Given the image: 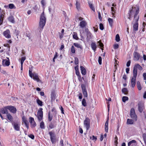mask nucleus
<instances>
[{
	"instance_id": "4468645a",
	"label": "nucleus",
	"mask_w": 146,
	"mask_h": 146,
	"mask_svg": "<svg viewBox=\"0 0 146 146\" xmlns=\"http://www.w3.org/2000/svg\"><path fill=\"white\" fill-rule=\"evenodd\" d=\"M7 107V106L3 108H2L1 109L0 111L3 114H7L8 113V111L7 110H8Z\"/></svg>"
},
{
	"instance_id": "393cba45",
	"label": "nucleus",
	"mask_w": 146,
	"mask_h": 146,
	"mask_svg": "<svg viewBox=\"0 0 146 146\" xmlns=\"http://www.w3.org/2000/svg\"><path fill=\"white\" fill-rule=\"evenodd\" d=\"M137 76V74H134L132 78L131 81L135 82Z\"/></svg>"
},
{
	"instance_id": "39448f33",
	"label": "nucleus",
	"mask_w": 146,
	"mask_h": 146,
	"mask_svg": "<svg viewBox=\"0 0 146 146\" xmlns=\"http://www.w3.org/2000/svg\"><path fill=\"white\" fill-rule=\"evenodd\" d=\"M130 115L131 117L134 119L135 121H136L137 119V117L136 115L135 110L134 108H132L130 110Z\"/></svg>"
},
{
	"instance_id": "6e6d98bb",
	"label": "nucleus",
	"mask_w": 146,
	"mask_h": 146,
	"mask_svg": "<svg viewBox=\"0 0 146 146\" xmlns=\"http://www.w3.org/2000/svg\"><path fill=\"white\" fill-rule=\"evenodd\" d=\"M119 45L118 44H115L114 45V48L115 49H117L118 48Z\"/></svg>"
},
{
	"instance_id": "f8f14e48",
	"label": "nucleus",
	"mask_w": 146,
	"mask_h": 146,
	"mask_svg": "<svg viewBox=\"0 0 146 146\" xmlns=\"http://www.w3.org/2000/svg\"><path fill=\"white\" fill-rule=\"evenodd\" d=\"M133 60L135 61H138L140 57L139 54L137 52H134L133 54Z\"/></svg>"
},
{
	"instance_id": "774afa93",
	"label": "nucleus",
	"mask_w": 146,
	"mask_h": 146,
	"mask_svg": "<svg viewBox=\"0 0 146 146\" xmlns=\"http://www.w3.org/2000/svg\"><path fill=\"white\" fill-rule=\"evenodd\" d=\"M143 58L144 60H146V56L145 54L143 55Z\"/></svg>"
},
{
	"instance_id": "e2e57ef3",
	"label": "nucleus",
	"mask_w": 146,
	"mask_h": 146,
	"mask_svg": "<svg viewBox=\"0 0 146 146\" xmlns=\"http://www.w3.org/2000/svg\"><path fill=\"white\" fill-rule=\"evenodd\" d=\"M51 98L52 100H54V99H55V97L54 94L52 95Z\"/></svg>"
},
{
	"instance_id": "4be33fe9",
	"label": "nucleus",
	"mask_w": 146,
	"mask_h": 146,
	"mask_svg": "<svg viewBox=\"0 0 146 146\" xmlns=\"http://www.w3.org/2000/svg\"><path fill=\"white\" fill-rule=\"evenodd\" d=\"M8 20L12 23H14V19L13 16H11L8 18Z\"/></svg>"
},
{
	"instance_id": "9d476101",
	"label": "nucleus",
	"mask_w": 146,
	"mask_h": 146,
	"mask_svg": "<svg viewBox=\"0 0 146 146\" xmlns=\"http://www.w3.org/2000/svg\"><path fill=\"white\" fill-rule=\"evenodd\" d=\"M29 119V122L31 124V127L32 128L35 127L36 125L34 119L33 117H30Z\"/></svg>"
},
{
	"instance_id": "aec40b11",
	"label": "nucleus",
	"mask_w": 146,
	"mask_h": 146,
	"mask_svg": "<svg viewBox=\"0 0 146 146\" xmlns=\"http://www.w3.org/2000/svg\"><path fill=\"white\" fill-rule=\"evenodd\" d=\"M8 119L10 121H12L13 118L12 116L9 113H7L6 115Z\"/></svg>"
},
{
	"instance_id": "7ed1b4c3",
	"label": "nucleus",
	"mask_w": 146,
	"mask_h": 146,
	"mask_svg": "<svg viewBox=\"0 0 146 146\" xmlns=\"http://www.w3.org/2000/svg\"><path fill=\"white\" fill-rule=\"evenodd\" d=\"M143 70L142 67L139 64H136L134 67L133 70V73H137L138 72H140V71Z\"/></svg>"
},
{
	"instance_id": "680f3d73",
	"label": "nucleus",
	"mask_w": 146,
	"mask_h": 146,
	"mask_svg": "<svg viewBox=\"0 0 146 146\" xmlns=\"http://www.w3.org/2000/svg\"><path fill=\"white\" fill-rule=\"evenodd\" d=\"M79 132L81 133H83V130L81 127H80L79 128Z\"/></svg>"
},
{
	"instance_id": "e433bc0d",
	"label": "nucleus",
	"mask_w": 146,
	"mask_h": 146,
	"mask_svg": "<svg viewBox=\"0 0 146 146\" xmlns=\"http://www.w3.org/2000/svg\"><path fill=\"white\" fill-rule=\"evenodd\" d=\"M40 128L42 129H44L45 127L44 126V124L43 121L41 122L40 124Z\"/></svg>"
},
{
	"instance_id": "c9c22d12",
	"label": "nucleus",
	"mask_w": 146,
	"mask_h": 146,
	"mask_svg": "<svg viewBox=\"0 0 146 146\" xmlns=\"http://www.w3.org/2000/svg\"><path fill=\"white\" fill-rule=\"evenodd\" d=\"M128 98L127 96H123L122 97V101L123 102H125L126 101L128 100Z\"/></svg>"
},
{
	"instance_id": "69168bd1",
	"label": "nucleus",
	"mask_w": 146,
	"mask_h": 146,
	"mask_svg": "<svg viewBox=\"0 0 146 146\" xmlns=\"http://www.w3.org/2000/svg\"><path fill=\"white\" fill-rule=\"evenodd\" d=\"M40 94L41 96H43L44 95V93L43 92H40Z\"/></svg>"
},
{
	"instance_id": "a18cd8bd",
	"label": "nucleus",
	"mask_w": 146,
	"mask_h": 146,
	"mask_svg": "<svg viewBox=\"0 0 146 146\" xmlns=\"http://www.w3.org/2000/svg\"><path fill=\"white\" fill-rule=\"evenodd\" d=\"M48 121H51L52 119V116L50 114V113H48Z\"/></svg>"
},
{
	"instance_id": "ea45409f",
	"label": "nucleus",
	"mask_w": 146,
	"mask_h": 146,
	"mask_svg": "<svg viewBox=\"0 0 146 146\" xmlns=\"http://www.w3.org/2000/svg\"><path fill=\"white\" fill-rule=\"evenodd\" d=\"M89 7H90V8L93 11H95V9L94 8V7H93V5L92 4H90V3H89Z\"/></svg>"
},
{
	"instance_id": "c756f323",
	"label": "nucleus",
	"mask_w": 146,
	"mask_h": 146,
	"mask_svg": "<svg viewBox=\"0 0 146 146\" xmlns=\"http://www.w3.org/2000/svg\"><path fill=\"white\" fill-rule=\"evenodd\" d=\"M98 43L99 44V46L101 48L102 50H103V48L104 47V45L101 42V41L100 40L98 42Z\"/></svg>"
},
{
	"instance_id": "6ab92c4d",
	"label": "nucleus",
	"mask_w": 146,
	"mask_h": 146,
	"mask_svg": "<svg viewBox=\"0 0 146 146\" xmlns=\"http://www.w3.org/2000/svg\"><path fill=\"white\" fill-rule=\"evenodd\" d=\"M91 46L92 49L94 50V52H95L97 48L96 44L95 43L93 42L91 43Z\"/></svg>"
},
{
	"instance_id": "dca6fc26",
	"label": "nucleus",
	"mask_w": 146,
	"mask_h": 146,
	"mask_svg": "<svg viewBox=\"0 0 146 146\" xmlns=\"http://www.w3.org/2000/svg\"><path fill=\"white\" fill-rule=\"evenodd\" d=\"M87 25V23L84 21H81L79 24V26L82 28H83L86 27Z\"/></svg>"
},
{
	"instance_id": "bb28decb",
	"label": "nucleus",
	"mask_w": 146,
	"mask_h": 146,
	"mask_svg": "<svg viewBox=\"0 0 146 146\" xmlns=\"http://www.w3.org/2000/svg\"><path fill=\"white\" fill-rule=\"evenodd\" d=\"M137 85L138 90H141V89L142 88L140 82L139 81H138L137 82Z\"/></svg>"
},
{
	"instance_id": "7c9ffc66",
	"label": "nucleus",
	"mask_w": 146,
	"mask_h": 146,
	"mask_svg": "<svg viewBox=\"0 0 146 146\" xmlns=\"http://www.w3.org/2000/svg\"><path fill=\"white\" fill-rule=\"evenodd\" d=\"M82 104L84 106L86 107L87 106V104L86 100L84 98L83 99L82 102Z\"/></svg>"
},
{
	"instance_id": "1a4fd4ad",
	"label": "nucleus",
	"mask_w": 146,
	"mask_h": 146,
	"mask_svg": "<svg viewBox=\"0 0 146 146\" xmlns=\"http://www.w3.org/2000/svg\"><path fill=\"white\" fill-rule=\"evenodd\" d=\"M81 88L82 90V92L84 97H87L88 96L87 91L84 84L81 85Z\"/></svg>"
},
{
	"instance_id": "f03ea898",
	"label": "nucleus",
	"mask_w": 146,
	"mask_h": 146,
	"mask_svg": "<svg viewBox=\"0 0 146 146\" xmlns=\"http://www.w3.org/2000/svg\"><path fill=\"white\" fill-rule=\"evenodd\" d=\"M46 18L44 16V13L43 11L40 15V21L39 22V27L40 28V30L41 31L45 24Z\"/></svg>"
},
{
	"instance_id": "9b49d317",
	"label": "nucleus",
	"mask_w": 146,
	"mask_h": 146,
	"mask_svg": "<svg viewBox=\"0 0 146 146\" xmlns=\"http://www.w3.org/2000/svg\"><path fill=\"white\" fill-rule=\"evenodd\" d=\"M7 107L8 110H9L10 111L13 113H16L17 111L16 108L12 106H7Z\"/></svg>"
},
{
	"instance_id": "49530a36",
	"label": "nucleus",
	"mask_w": 146,
	"mask_h": 146,
	"mask_svg": "<svg viewBox=\"0 0 146 146\" xmlns=\"http://www.w3.org/2000/svg\"><path fill=\"white\" fill-rule=\"evenodd\" d=\"M100 29L102 30L104 29V26L103 25L102 23H100Z\"/></svg>"
},
{
	"instance_id": "473e14b6",
	"label": "nucleus",
	"mask_w": 146,
	"mask_h": 146,
	"mask_svg": "<svg viewBox=\"0 0 146 146\" xmlns=\"http://www.w3.org/2000/svg\"><path fill=\"white\" fill-rule=\"evenodd\" d=\"M108 21L109 22V23L110 25L112 27V24L113 23V20L111 18H109L108 19Z\"/></svg>"
},
{
	"instance_id": "3c124183",
	"label": "nucleus",
	"mask_w": 146,
	"mask_h": 146,
	"mask_svg": "<svg viewBox=\"0 0 146 146\" xmlns=\"http://www.w3.org/2000/svg\"><path fill=\"white\" fill-rule=\"evenodd\" d=\"M85 31L87 33L88 35H90V33L88 29H86L85 30Z\"/></svg>"
},
{
	"instance_id": "8fccbe9b",
	"label": "nucleus",
	"mask_w": 146,
	"mask_h": 146,
	"mask_svg": "<svg viewBox=\"0 0 146 146\" xmlns=\"http://www.w3.org/2000/svg\"><path fill=\"white\" fill-rule=\"evenodd\" d=\"M131 83L132 87L133 88L134 87L135 85V82L131 81Z\"/></svg>"
},
{
	"instance_id": "72a5a7b5",
	"label": "nucleus",
	"mask_w": 146,
	"mask_h": 146,
	"mask_svg": "<svg viewBox=\"0 0 146 146\" xmlns=\"http://www.w3.org/2000/svg\"><path fill=\"white\" fill-rule=\"evenodd\" d=\"M76 8L78 10H79L80 7V3L76 1Z\"/></svg>"
},
{
	"instance_id": "b1692460",
	"label": "nucleus",
	"mask_w": 146,
	"mask_h": 146,
	"mask_svg": "<svg viewBox=\"0 0 146 146\" xmlns=\"http://www.w3.org/2000/svg\"><path fill=\"white\" fill-rule=\"evenodd\" d=\"M122 92L125 95L128 94V90L127 88H124L122 89Z\"/></svg>"
},
{
	"instance_id": "052dcab7",
	"label": "nucleus",
	"mask_w": 146,
	"mask_h": 146,
	"mask_svg": "<svg viewBox=\"0 0 146 146\" xmlns=\"http://www.w3.org/2000/svg\"><path fill=\"white\" fill-rule=\"evenodd\" d=\"M143 76L144 80H146V74H143Z\"/></svg>"
},
{
	"instance_id": "4d7b16f0",
	"label": "nucleus",
	"mask_w": 146,
	"mask_h": 146,
	"mask_svg": "<svg viewBox=\"0 0 146 146\" xmlns=\"http://www.w3.org/2000/svg\"><path fill=\"white\" fill-rule=\"evenodd\" d=\"M75 62L76 64H78V58H76L75 59Z\"/></svg>"
},
{
	"instance_id": "a878e982",
	"label": "nucleus",
	"mask_w": 146,
	"mask_h": 146,
	"mask_svg": "<svg viewBox=\"0 0 146 146\" xmlns=\"http://www.w3.org/2000/svg\"><path fill=\"white\" fill-rule=\"evenodd\" d=\"M80 69L81 70V73H86V70L84 67L83 66H80Z\"/></svg>"
},
{
	"instance_id": "09e8293b",
	"label": "nucleus",
	"mask_w": 146,
	"mask_h": 146,
	"mask_svg": "<svg viewBox=\"0 0 146 146\" xmlns=\"http://www.w3.org/2000/svg\"><path fill=\"white\" fill-rule=\"evenodd\" d=\"M105 127H108V120H107L105 123Z\"/></svg>"
},
{
	"instance_id": "20e7f679",
	"label": "nucleus",
	"mask_w": 146,
	"mask_h": 146,
	"mask_svg": "<svg viewBox=\"0 0 146 146\" xmlns=\"http://www.w3.org/2000/svg\"><path fill=\"white\" fill-rule=\"evenodd\" d=\"M12 125L14 129L17 131H19L20 129L21 124L20 122H12Z\"/></svg>"
},
{
	"instance_id": "13d9d810",
	"label": "nucleus",
	"mask_w": 146,
	"mask_h": 146,
	"mask_svg": "<svg viewBox=\"0 0 146 146\" xmlns=\"http://www.w3.org/2000/svg\"><path fill=\"white\" fill-rule=\"evenodd\" d=\"M33 71V68L31 67V68H29V73H32V72Z\"/></svg>"
},
{
	"instance_id": "ddd939ff",
	"label": "nucleus",
	"mask_w": 146,
	"mask_h": 146,
	"mask_svg": "<svg viewBox=\"0 0 146 146\" xmlns=\"http://www.w3.org/2000/svg\"><path fill=\"white\" fill-rule=\"evenodd\" d=\"M3 35L6 38H10L11 37L10 35V32L8 29L7 30L4 32Z\"/></svg>"
},
{
	"instance_id": "f3484780",
	"label": "nucleus",
	"mask_w": 146,
	"mask_h": 146,
	"mask_svg": "<svg viewBox=\"0 0 146 146\" xmlns=\"http://www.w3.org/2000/svg\"><path fill=\"white\" fill-rule=\"evenodd\" d=\"M144 108V106L142 104L140 103L138 104V109L140 112H142Z\"/></svg>"
},
{
	"instance_id": "412c9836",
	"label": "nucleus",
	"mask_w": 146,
	"mask_h": 146,
	"mask_svg": "<svg viewBox=\"0 0 146 146\" xmlns=\"http://www.w3.org/2000/svg\"><path fill=\"white\" fill-rule=\"evenodd\" d=\"M126 123L127 125L133 124V121L131 119H127Z\"/></svg>"
},
{
	"instance_id": "de8ad7c7",
	"label": "nucleus",
	"mask_w": 146,
	"mask_h": 146,
	"mask_svg": "<svg viewBox=\"0 0 146 146\" xmlns=\"http://www.w3.org/2000/svg\"><path fill=\"white\" fill-rule=\"evenodd\" d=\"M75 69L76 70V73H79L78 71V66H76L75 67Z\"/></svg>"
},
{
	"instance_id": "5fc2aeb1",
	"label": "nucleus",
	"mask_w": 146,
	"mask_h": 146,
	"mask_svg": "<svg viewBox=\"0 0 146 146\" xmlns=\"http://www.w3.org/2000/svg\"><path fill=\"white\" fill-rule=\"evenodd\" d=\"M98 18L100 20H101L102 19V17L100 13V12H99L98 13Z\"/></svg>"
},
{
	"instance_id": "c03bdc74",
	"label": "nucleus",
	"mask_w": 146,
	"mask_h": 146,
	"mask_svg": "<svg viewBox=\"0 0 146 146\" xmlns=\"http://www.w3.org/2000/svg\"><path fill=\"white\" fill-rule=\"evenodd\" d=\"M9 8L12 9L14 7V5L13 4H10L9 5Z\"/></svg>"
},
{
	"instance_id": "603ef678",
	"label": "nucleus",
	"mask_w": 146,
	"mask_h": 146,
	"mask_svg": "<svg viewBox=\"0 0 146 146\" xmlns=\"http://www.w3.org/2000/svg\"><path fill=\"white\" fill-rule=\"evenodd\" d=\"M29 137L32 139H34V136L32 134H30L28 135Z\"/></svg>"
},
{
	"instance_id": "58836bf2",
	"label": "nucleus",
	"mask_w": 146,
	"mask_h": 146,
	"mask_svg": "<svg viewBox=\"0 0 146 146\" xmlns=\"http://www.w3.org/2000/svg\"><path fill=\"white\" fill-rule=\"evenodd\" d=\"M49 134L50 135V138L55 137L54 133L52 132H49Z\"/></svg>"
},
{
	"instance_id": "338daca9",
	"label": "nucleus",
	"mask_w": 146,
	"mask_h": 146,
	"mask_svg": "<svg viewBox=\"0 0 146 146\" xmlns=\"http://www.w3.org/2000/svg\"><path fill=\"white\" fill-rule=\"evenodd\" d=\"M92 140H94L95 141H96L97 139V138L96 137H95L93 135L92 137Z\"/></svg>"
},
{
	"instance_id": "f704fd0d",
	"label": "nucleus",
	"mask_w": 146,
	"mask_h": 146,
	"mask_svg": "<svg viewBox=\"0 0 146 146\" xmlns=\"http://www.w3.org/2000/svg\"><path fill=\"white\" fill-rule=\"evenodd\" d=\"M25 59H26V57L25 56L22 57L21 58V65H22L23 64L25 60Z\"/></svg>"
},
{
	"instance_id": "f257e3e1",
	"label": "nucleus",
	"mask_w": 146,
	"mask_h": 146,
	"mask_svg": "<svg viewBox=\"0 0 146 146\" xmlns=\"http://www.w3.org/2000/svg\"><path fill=\"white\" fill-rule=\"evenodd\" d=\"M139 7L138 6L132 7L130 8L129 11L128 13L129 17L128 18L130 19L131 18L134 16V19L133 22H135L133 25V28L134 31H137L138 30V21L139 17L138 15L139 12Z\"/></svg>"
},
{
	"instance_id": "bf43d9fd",
	"label": "nucleus",
	"mask_w": 146,
	"mask_h": 146,
	"mask_svg": "<svg viewBox=\"0 0 146 146\" xmlns=\"http://www.w3.org/2000/svg\"><path fill=\"white\" fill-rule=\"evenodd\" d=\"M64 17H65V20L66 21V20L67 21H68L69 20V18L68 17V16H66L64 14Z\"/></svg>"
},
{
	"instance_id": "864d4df0",
	"label": "nucleus",
	"mask_w": 146,
	"mask_h": 146,
	"mask_svg": "<svg viewBox=\"0 0 146 146\" xmlns=\"http://www.w3.org/2000/svg\"><path fill=\"white\" fill-rule=\"evenodd\" d=\"M131 63L130 60H129L127 62L126 66L127 67H129L130 66Z\"/></svg>"
},
{
	"instance_id": "0e129e2a",
	"label": "nucleus",
	"mask_w": 146,
	"mask_h": 146,
	"mask_svg": "<svg viewBox=\"0 0 146 146\" xmlns=\"http://www.w3.org/2000/svg\"><path fill=\"white\" fill-rule=\"evenodd\" d=\"M63 140H61L60 142V145L61 146H63Z\"/></svg>"
},
{
	"instance_id": "4c0bfd02",
	"label": "nucleus",
	"mask_w": 146,
	"mask_h": 146,
	"mask_svg": "<svg viewBox=\"0 0 146 146\" xmlns=\"http://www.w3.org/2000/svg\"><path fill=\"white\" fill-rule=\"evenodd\" d=\"M115 40L117 42H119L120 40V38L119 35L117 34L115 36Z\"/></svg>"
},
{
	"instance_id": "0eeeda50",
	"label": "nucleus",
	"mask_w": 146,
	"mask_h": 146,
	"mask_svg": "<svg viewBox=\"0 0 146 146\" xmlns=\"http://www.w3.org/2000/svg\"><path fill=\"white\" fill-rule=\"evenodd\" d=\"M90 120L89 118L88 117L86 118V119L84 121V125L86 127V129L88 130L90 127Z\"/></svg>"
},
{
	"instance_id": "a211bd4d",
	"label": "nucleus",
	"mask_w": 146,
	"mask_h": 146,
	"mask_svg": "<svg viewBox=\"0 0 146 146\" xmlns=\"http://www.w3.org/2000/svg\"><path fill=\"white\" fill-rule=\"evenodd\" d=\"M4 13L2 12L0 14V25H1L3 22L4 18Z\"/></svg>"
},
{
	"instance_id": "79ce46f5",
	"label": "nucleus",
	"mask_w": 146,
	"mask_h": 146,
	"mask_svg": "<svg viewBox=\"0 0 146 146\" xmlns=\"http://www.w3.org/2000/svg\"><path fill=\"white\" fill-rule=\"evenodd\" d=\"M71 51L72 53H74L75 52V50L73 46H72L71 47Z\"/></svg>"
},
{
	"instance_id": "c85d7f7f",
	"label": "nucleus",
	"mask_w": 146,
	"mask_h": 146,
	"mask_svg": "<svg viewBox=\"0 0 146 146\" xmlns=\"http://www.w3.org/2000/svg\"><path fill=\"white\" fill-rule=\"evenodd\" d=\"M73 44L77 48H80L81 49L82 48L81 45L78 43H74Z\"/></svg>"
},
{
	"instance_id": "6e6552de",
	"label": "nucleus",
	"mask_w": 146,
	"mask_h": 146,
	"mask_svg": "<svg viewBox=\"0 0 146 146\" xmlns=\"http://www.w3.org/2000/svg\"><path fill=\"white\" fill-rule=\"evenodd\" d=\"M29 76L33 79L38 82L39 81V78L38 76L36 74H29Z\"/></svg>"
},
{
	"instance_id": "423d86ee",
	"label": "nucleus",
	"mask_w": 146,
	"mask_h": 146,
	"mask_svg": "<svg viewBox=\"0 0 146 146\" xmlns=\"http://www.w3.org/2000/svg\"><path fill=\"white\" fill-rule=\"evenodd\" d=\"M42 108H40L37 112V117L38 120L40 121L42 120L43 117V111H42Z\"/></svg>"
},
{
	"instance_id": "a19ab883",
	"label": "nucleus",
	"mask_w": 146,
	"mask_h": 146,
	"mask_svg": "<svg viewBox=\"0 0 146 146\" xmlns=\"http://www.w3.org/2000/svg\"><path fill=\"white\" fill-rule=\"evenodd\" d=\"M51 140L52 143H54L55 142V137H54L53 138H50Z\"/></svg>"
},
{
	"instance_id": "2eb2a0df",
	"label": "nucleus",
	"mask_w": 146,
	"mask_h": 146,
	"mask_svg": "<svg viewBox=\"0 0 146 146\" xmlns=\"http://www.w3.org/2000/svg\"><path fill=\"white\" fill-rule=\"evenodd\" d=\"M2 64L4 66H8L10 64L9 60H7L6 59H3L2 61Z\"/></svg>"
},
{
	"instance_id": "37998d69",
	"label": "nucleus",
	"mask_w": 146,
	"mask_h": 146,
	"mask_svg": "<svg viewBox=\"0 0 146 146\" xmlns=\"http://www.w3.org/2000/svg\"><path fill=\"white\" fill-rule=\"evenodd\" d=\"M102 58L101 56H99L98 58V62L101 65L102 64Z\"/></svg>"
},
{
	"instance_id": "2f4dec72",
	"label": "nucleus",
	"mask_w": 146,
	"mask_h": 146,
	"mask_svg": "<svg viewBox=\"0 0 146 146\" xmlns=\"http://www.w3.org/2000/svg\"><path fill=\"white\" fill-rule=\"evenodd\" d=\"M73 37V38L75 39L78 40V37L77 36V34L76 33H74Z\"/></svg>"
},
{
	"instance_id": "cd10ccee",
	"label": "nucleus",
	"mask_w": 146,
	"mask_h": 146,
	"mask_svg": "<svg viewBox=\"0 0 146 146\" xmlns=\"http://www.w3.org/2000/svg\"><path fill=\"white\" fill-rule=\"evenodd\" d=\"M22 120L23 122H24L25 124H26L29 123V122L26 119V118L25 116H23L22 117Z\"/></svg>"
},
{
	"instance_id": "5701e85b",
	"label": "nucleus",
	"mask_w": 146,
	"mask_h": 146,
	"mask_svg": "<svg viewBox=\"0 0 146 146\" xmlns=\"http://www.w3.org/2000/svg\"><path fill=\"white\" fill-rule=\"evenodd\" d=\"M36 102L38 105L41 106L43 105L42 102L39 99H36Z\"/></svg>"
}]
</instances>
